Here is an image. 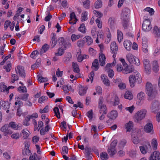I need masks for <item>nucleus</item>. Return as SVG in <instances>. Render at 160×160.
Wrapping results in <instances>:
<instances>
[{"instance_id": "obj_5", "label": "nucleus", "mask_w": 160, "mask_h": 160, "mask_svg": "<svg viewBox=\"0 0 160 160\" xmlns=\"http://www.w3.org/2000/svg\"><path fill=\"white\" fill-rule=\"evenodd\" d=\"M142 28L143 31L145 32L149 31L152 28L150 19H145L142 24Z\"/></svg>"}, {"instance_id": "obj_22", "label": "nucleus", "mask_w": 160, "mask_h": 160, "mask_svg": "<svg viewBox=\"0 0 160 160\" xmlns=\"http://www.w3.org/2000/svg\"><path fill=\"white\" fill-rule=\"evenodd\" d=\"M106 57L104 54L101 53H99V61L100 62V65L101 66H103L105 64V61L106 60Z\"/></svg>"}, {"instance_id": "obj_3", "label": "nucleus", "mask_w": 160, "mask_h": 160, "mask_svg": "<svg viewBox=\"0 0 160 160\" xmlns=\"http://www.w3.org/2000/svg\"><path fill=\"white\" fill-rule=\"evenodd\" d=\"M147 111L144 109H142L137 112L135 114L134 119L135 122H138L143 119L145 117Z\"/></svg>"}, {"instance_id": "obj_2", "label": "nucleus", "mask_w": 160, "mask_h": 160, "mask_svg": "<svg viewBox=\"0 0 160 160\" xmlns=\"http://www.w3.org/2000/svg\"><path fill=\"white\" fill-rule=\"evenodd\" d=\"M129 82L130 86L132 88L134 86L135 82L138 83H140L141 82V78L140 76L139 73H138L136 75H131L129 77Z\"/></svg>"}, {"instance_id": "obj_36", "label": "nucleus", "mask_w": 160, "mask_h": 160, "mask_svg": "<svg viewBox=\"0 0 160 160\" xmlns=\"http://www.w3.org/2000/svg\"><path fill=\"white\" fill-rule=\"evenodd\" d=\"M99 108H100V113L101 114L102 113L103 114H106L107 113V111L106 105H103Z\"/></svg>"}, {"instance_id": "obj_54", "label": "nucleus", "mask_w": 160, "mask_h": 160, "mask_svg": "<svg viewBox=\"0 0 160 160\" xmlns=\"http://www.w3.org/2000/svg\"><path fill=\"white\" fill-rule=\"evenodd\" d=\"M84 7L86 8H88L90 7V1L89 0H86L83 2Z\"/></svg>"}, {"instance_id": "obj_62", "label": "nucleus", "mask_w": 160, "mask_h": 160, "mask_svg": "<svg viewBox=\"0 0 160 160\" xmlns=\"http://www.w3.org/2000/svg\"><path fill=\"white\" fill-rule=\"evenodd\" d=\"M62 154H68V148L66 146H64L62 148Z\"/></svg>"}, {"instance_id": "obj_8", "label": "nucleus", "mask_w": 160, "mask_h": 160, "mask_svg": "<svg viewBox=\"0 0 160 160\" xmlns=\"http://www.w3.org/2000/svg\"><path fill=\"white\" fill-rule=\"evenodd\" d=\"M160 103L157 100H154L152 103L151 109L152 112L155 113L159 109Z\"/></svg>"}, {"instance_id": "obj_4", "label": "nucleus", "mask_w": 160, "mask_h": 160, "mask_svg": "<svg viewBox=\"0 0 160 160\" xmlns=\"http://www.w3.org/2000/svg\"><path fill=\"white\" fill-rule=\"evenodd\" d=\"M126 58L129 62L131 64H134L136 66L140 64L139 60L131 53H128L126 56Z\"/></svg>"}, {"instance_id": "obj_19", "label": "nucleus", "mask_w": 160, "mask_h": 160, "mask_svg": "<svg viewBox=\"0 0 160 160\" xmlns=\"http://www.w3.org/2000/svg\"><path fill=\"white\" fill-rule=\"evenodd\" d=\"M110 48L112 53L115 54L117 53L118 47V46L116 45L115 42H113L111 43Z\"/></svg>"}, {"instance_id": "obj_11", "label": "nucleus", "mask_w": 160, "mask_h": 160, "mask_svg": "<svg viewBox=\"0 0 160 160\" xmlns=\"http://www.w3.org/2000/svg\"><path fill=\"white\" fill-rule=\"evenodd\" d=\"M15 71L17 74H19L20 76L22 77H25V73L24 69V67L21 66H18L17 68L15 69Z\"/></svg>"}, {"instance_id": "obj_23", "label": "nucleus", "mask_w": 160, "mask_h": 160, "mask_svg": "<svg viewBox=\"0 0 160 160\" xmlns=\"http://www.w3.org/2000/svg\"><path fill=\"white\" fill-rule=\"evenodd\" d=\"M131 42L128 40L125 41L123 43V45L125 48L128 51H130L131 50Z\"/></svg>"}, {"instance_id": "obj_52", "label": "nucleus", "mask_w": 160, "mask_h": 160, "mask_svg": "<svg viewBox=\"0 0 160 160\" xmlns=\"http://www.w3.org/2000/svg\"><path fill=\"white\" fill-rule=\"evenodd\" d=\"M40 54V52H39L37 50L33 51L30 55V57L33 59H35V56Z\"/></svg>"}, {"instance_id": "obj_55", "label": "nucleus", "mask_w": 160, "mask_h": 160, "mask_svg": "<svg viewBox=\"0 0 160 160\" xmlns=\"http://www.w3.org/2000/svg\"><path fill=\"white\" fill-rule=\"evenodd\" d=\"M93 114V113L92 110V109L89 111L87 113V116L90 120H92V118Z\"/></svg>"}, {"instance_id": "obj_33", "label": "nucleus", "mask_w": 160, "mask_h": 160, "mask_svg": "<svg viewBox=\"0 0 160 160\" xmlns=\"http://www.w3.org/2000/svg\"><path fill=\"white\" fill-rule=\"evenodd\" d=\"M145 94L143 92H140L137 95V98L139 102H141L145 98Z\"/></svg>"}, {"instance_id": "obj_9", "label": "nucleus", "mask_w": 160, "mask_h": 160, "mask_svg": "<svg viewBox=\"0 0 160 160\" xmlns=\"http://www.w3.org/2000/svg\"><path fill=\"white\" fill-rule=\"evenodd\" d=\"M130 13L129 9L128 8H125L123 9L122 13L121 14V19H129V17Z\"/></svg>"}, {"instance_id": "obj_30", "label": "nucleus", "mask_w": 160, "mask_h": 160, "mask_svg": "<svg viewBox=\"0 0 160 160\" xmlns=\"http://www.w3.org/2000/svg\"><path fill=\"white\" fill-rule=\"evenodd\" d=\"M84 38L85 39L86 43L88 45H90L92 43L93 40L90 36H86Z\"/></svg>"}, {"instance_id": "obj_37", "label": "nucleus", "mask_w": 160, "mask_h": 160, "mask_svg": "<svg viewBox=\"0 0 160 160\" xmlns=\"http://www.w3.org/2000/svg\"><path fill=\"white\" fill-rule=\"evenodd\" d=\"M152 69L154 72H157L158 70V66L157 61H153L152 63Z\"/></svg>"}, {"instance_id": "obj_48", "label": "nucleus", "mask_w": 160, "mask_h": 160, "mask_svg": "<svg viewBox=\"0 0 160 160\" xmlns=\"http://www.w3.org/2000/svg\"><path fill=\"white\" fill-rule=\"evenodd\" d=\"M64 49H61V48L58 49V52L55 53V55L56 56H61L62 55L64 52Z\"/></svg>"}, {"instance_id": "obj_63", "label": "nucleus", "mask_w": 160, "mask_h": 160, "mask_svg": "<svg viewBox=\"0 0 160 160\" xmlns=\"http://www.w3.org/2000/svg\"><path fill=\"white\" fill-rule=\"evenodd\" d=\"M65 41L64 40L63 38L60 37L58 38V41L59 44L61 46L63 45Z\"/></svg>"}, {"instance_id": "obj_10", "label": "nucleus", "mask_w": 160, "mask_h": 160, "mask_svg": "<svg viewBox=\"0 0 160 160\" xmlns=\"http://www.w3.org/2000/svg\"><path fill=\"white\" fill-rule=\"evenodd\" d=\"M143 63L146 71L150 73L151 71V67L150 61L147 59H145L143 61Z\"/></svg>"}, {"instance_id": "obj_21", "label": "nucleus", "mask_w": 160, "mask_h": 160, "mask_svg": "<svg viewBox=\"0 0 160 160\" xmlns=\"http://www.w3.org/2000/svg\"><path fill=\"white\" fill-rule=\"evenodd\" d=\"M101 79L104 84L107 86H108L110 85V82L108 79L107 76L104 75H101Z\"/></svg>"}, {"instance_id": "obj_16", "label": "nucleus", "mask_w": 160, "mask_h": 160, "mask_svg": "<svg viewBox=\"0 0 160 160\" xmlns=\"http://www.w3.org/2000/svg\"><path fill=\"white\" fill-rule=\"evenodd\" d=\"M51 38V42L52 43L51 45L52 48H54L57 44V43L58 41V39L56 37V34L54 33H52Z\"/></svg>"}, {"instance_id": "obj_20", "label": "nucleus", "mask_w": 160, "mask_h": 160, "mask_svg": "<svg viewBox=\"0 0 160 160\" xmlns=\"http://www.w3.org/2000/svg\"><path fill=\"white\" fill-rule=\"evenodd\" d=\"M118 113L116 110L111 111L109 114L108 115V117L111 119H115L117 117Z\"/></svg>"}, {"instance_id": "obj_17", "label": "nucleus", "mask_w": 160, "mask_h": 160, "mask_svg": "<svg viewBox=\"0 0 160 160\" xmlns=\"http://www.w3.org/2000/svg\"><path fill=\"white\" fill-rule=\"evenodd\" d=\"M111 103L113 105L116 106L118 105L119 103V99L117 96H113L112 97L110 101Z\"/></svg>"}, {"instance_id": "obj_46", "label": "nucleus", "mask_w": 160, "mask_h": 160, "mask_svg": "<svg viewBox=\"0 0 160 160\" xmlns=\"http://www.w3.org/2000/svg\"><path fill=\"white\" fill-rule=\"evenodd\" d=\"M100 155L102 160H106L108 158V155L106 152H102L100 154Z\"/></svg>"}, {"instance_id": "obj_14", "label": "nucleus", "mask_w": 160, "mask_h": 160, "mask_svg": "<svg viewBox=\"0 0 160 160\" xmlns=\"http://www.w3.org/2000/svg\"><path fill=\"white\" fill-rule=\"evenodd\" d=\"M9 125L8 124H5L0 129V130L5 133V134H11L12 133V131L8 129Z\"/></svg>"}, {"instance_id": "obj_43", "label": "nucleus", "mask_w": 160, "mask_h": 160, "mask_svg": "<svg viewBox=\"0 0 160 160\" xmlns=\"http://www.w3.org/2000/svg\"><path fill=\"white\" fill-rule=\"evenodd\" d=\"M123 21L122 22V26L124 29H127L128 28V25L129 23V19L127 20L122 19Z\"/></svg>"}, {"instance_id": "obj_35", "label": "nucleus", "mask_w": 160, "mask_h": 160, "mask_svg": "<svg viewBox=\"0 0 160 160\" xmlns=\"http://www.w3.org/2000/svg\"><path fill=\"white\" fill-rule=\"evenodd\" d=\"M29 131L28 130H25V129H23L21 133V135L22 136L23 135L22 138L23 139H27L29 136Z\"/></svg>"}, {"instance_id": "obj_45", "label": "nucleus", "mask_w": 160, "mask_h": 160, "mask_svg": "<svg viewBox=\"0 0 160 160\" xmlns=\"http://www.w3.org/2000/svg\"><path fill=\"white\" fill-rule=\"evenodd\" d=\"M108 23L111 28H113L115 24V19L111 17L110 18L108 19Z\"/></svg>"}, {"instance_id": "obj_32", "label": "nucleus", "mask_w": 160, "mask_h": 160, "mask_svg": "<svg viewBox=\"0 0 160 160\" xmlns=\"http://www.w3.org/2000/svg\"><path fill=\"white\" fill-rule=\"evenodd\" d=\"M116 152V150L115 148L111 147L108 148V152L111 156L114 155Z\"/></svg>"}, {"instance_id": "obj_59", "label": "nucleus", "mask_w": 160, "mask_h": 160, "mask_svg": "<svg viewBox=\"0 0 160 160\" xmlns=\"http://www.w3.org/2000/svg\"><path fill=\"white\" fill-rule=\"evenodd\" d=\"M28 94H24L22 96H20L19 99L26 101L28 99Z\"/></svg>"}, {"instance_id": "obj_24", "label": "nucleus", "mask_w": 160, "mask_h": 160, "mask_svg": "<svg viewBox=\"0 0 160 160\" xmlns=\"http://www.w3.org/2000/svg\"><path fill=\"white\" fill-rule=\"evenodd\" d=\"M132 138L133 142L135 144H137L139 142V140L138 138V133L132 134Z\"/></svg>"}, {"instance_id": "obj_6", "label": "nucleus", "mask_w": 160, "mask_h": 160, "mask_svg": "<svg viewBox=\"0 0 160 160\" xmlns=\"http://www.w3.org/2000/svg\"><path fill=\"white\" fill-rule=\"evenodd\" d=\"M144 146H141L139 147L141 152L143 154H145L147 152L150 153L151 151V148L149 142H147Z\"/></svg>"}, {"instance_id": "obj_7", "label": "nucleus", "mask_w": 160, "mask_h": 160, "mask_svg": "<svg viewBox=\"0 0 160 160\" xmlns=\"http://www.w3.org/2000/svg\"><path fill=\"white\" fill-rule=\"evenodd\" d=\"M144 131L147 133L153 134L154 130H153V126L151 122H148L144 126Z\"/></svg>"}, {"instance_id": "obj_42", "label": "nucleus", "mask_w": 160, "mask_h": 160, "mask_svg": "<svg viewBox=\"0 0 160 160\" xmlns=\"http://www.w3.org/2000/svg\"><path fill=\"white\" fill-rule=\"evenodd\" d=\"M7 86L5 85L4 83H1L0 85V90L3 92H6L7 93Z\"/></svg>"}, {"instance_id": "obj_53", "label": "nucleus", "mask_w": 160, "mask_h": 160, "mask_svg": "<svg viewBox=\"0 0 160 160\" xmlns=\"http://www.w3.org/2000/svg\"><path fill=\"white\" fill-rule=\"evenodd\" d=\"M87 13L86 12H83L82 14L81 20L82 22L85 21L87 19Z\"/></svg>"}, {"instance_id": "obj_28", "label": "nucleus", "mask_w": 160, "mask_h": 160, "mask_svg": "<svg viewBox=\"0 0 160 160\" xmlns=\"http://www.w3.org/2000/svg\"><path fill=\"white\" fill-rule=\"evenodd\" d=\"M124 97L126 99L131 100L133 98V96L131 92L127 91L125 92Z\"/></svg>"}, {"instance_id": "obj_49", "label": "nucleus", "mask_w": 160, "mask_h": 160, "mask_svg": "<svg viewBox=\"0 0 160 160\" xmlns=\"http://www.w3.org/2000/svg\"><path fill=\"white\" fill-rule=\"evenodd\" d=\"M86 92V90L84 88L80 87L79 89V93L80 95L82 96L84 95Z\"/></svg>"}, {"instance_id": "obj_58", "label": "nucleus", "mask_w": 160, "mask_h": 160, "mask_svg": "<svg viewBox=\"0 0 160 160\" xmlns=\"http://www.w3.org/2000/svg\"><path fill=\"white\" fill-rule=\"evenodd\" d=\"M85 42L84 40H80L78 41L77 44L78 47L81 48L83 47Z\"/></svg>"}, {"instance_id": "obj_13", "label": "nucleus", "mask_w": 160, "mask_h": 160, "mask_svg": "<svg viewBox=\"0 0 160 160\" xmlns=\"http://www.w3.org/2000/svg\"><path fill=\"white\" fill-rule=\"evenodd\" d=\"M160 160V153L158 151H154L152 154L149 160Z\"/></svg>"}, {"instance_id": "obj_50", "label": "nucleus", "mask_w": 160, "mask_h": 160, "mask_svg": "<svg viewBox=\"0 0 160 160\" xmlns=\"http://www.w3.org/2000/svg\"><path fill=\"white\" fill-rule=\"evenodd\" d=\"M144 11H147L149 12L151 15L153 14L154 12L153 9L150 7H147L144 9Z\"/></svg>"}, {"instance_id": "obj_34", "label": "nucleus", "mask_w": 160, "mask_h": 160, "mask_svg": "<svg viewBox=\"0 0 160 160\" xmlns=\"http://www.w3.org/2000/svg\"><path fill=\"white\" fill-rule=\"evenodd\" d=\"M0 106L5 109H8L9 107V105L8 102H5L3 100L0 101Z\"/></svg>"}, {"instance_id": "obj_38", "label": "nucleus", "mask_w": 160, "mask_h": 160, "mask_svg": "<svg viewBox=\"0 0 160 160\" xmlns=\"http://www.w3.org/2000/svg\"><path fill=\"white\" fill-rule=\"evenodd\" d=\"M118 40V42L120 43L123 38V33L119 30H117Z\"/></svg>"}, {"instance_id": "obj_51", "label": "nucleus", "mask_w": 160, "mask_h": 160, "mask_svg": "<svg viewBox=\"0 0 160 160\" xmlns=\"http://www.w3.org/2000/svg\"><path fill=\"white\" fill-rule=\"evenodd\" d=\"M80 37V35H76L75 34H72L71 36V39L72 41L74 42L78 39Z\"/></svg>"}, {"instance_id": "obj_60", "label": "nucleus", "mask_w": 160, "mask_h": 160, "mask_svg": "<svg viewBox=\"0 0 160 160\" xmlns=\"http://www.w3.org/2000/svg\"><path fill=\"white\" fill-rule=\"evenodd\" d=\"M63 46L64 47L65 49H66L67 48L70 47L71 46V45L68 41H65L62 47H63Z\"/></svg>"}, {"instance_id": "obj_29", "label": "nucleus", "mask_w": 160, "mask_h": 160, "mask_svg": "<svg viewBox=\"0 0 160 160\" xmlns=\"http://www.w3.org/2000/svg\"><path fill=\"white\" fill-rule=\"evenodd\" d=\"M78 30L82 33L84 34L86 32V29L84 23L81 24L80 27L78 28Z\"/></svg>"}, {"instance_id": "obj_57", "label": "nucleus", "mask_w": 160, "mask_h": 160, "mask_svg": "<svg viewBox=\"0 0 160 160\" xmlns=\"http://www.w3.org/2000/svg\"><path fill=\"white\" fill-rule=\"evenodd\" d=\"M94 13L95 14L97 17H98V18L100 19L102 16L103 14L98 11L94 10L93 11Z\"/></svg>"}, {"instance_id": "obj_56", "label": "nucleus", "mask_w": 160, "mask_h": 160, "mask_svg": "<svg viewBox=\"0 0 160 160\" xmlns=\"http://www.w3.org/2000/svg\"><path fill=\"white\" fill-rule=\"evenodd\" d=\"M18 90L20 93H24L27 92V89L25 86H20L18 88Z\"/></svg>"}, {"instance_id": "obj_18", "label": "nucleus", "mask_w": 160, "mask_h": 160, "mask_svg": "<svg viewBox=\"0 0 160 160\" xmlns=\"http://www.w3.org/2000/svg\"><path fill=\"white\" fill-rule=\"evenodd\" d=\"M71 58L72 55L71 53L68 52L63 58V62L66 63H68L71 60Z\"/></svg>"}, {"instance_id": "obj_15", "label": "nucleus", "mask_w": 160, "mask_h": 160, "mask_svg": "<svg viewBox=\"0 0 160 160\" xmlns=\"http://www.w3.org/2000/svg\"><path fill=\"white\" fill-rule=\"evenodd\" d=\"M134 70L133 66H129L128 65L125 67L123 70V73L125 74H127L133 72Z\"/></svg>"}, {"instance_id": "obj_44", "label": "nucleus", "mask_w": 160, "mask_h": 160, "mask_svg": "<svg viewBox=\"0 0 160 160\" xmlns=\"http://www.w3.org/2000/svg\"><path fill=\"white\" fill-rule=\"evenodd\" d=\"M151 144L154 150H155L157 149L158 142L156 139L153 138L152 139Z\"/></svg>"}, {"instance_id": "obj_1", "label": "nucleus", "mask_w": 160, "mask_h": 160, "mask_svg": "<svg viewBox=\"0 0 160 160\" xmlns=\"http://www.w3.org/2000/svg\"><path fill=\"white\" fill-rule=\"evenodd\" d=\"M146 92L149 98L148 99L149 100H151V98L152 97L154 98L157 92L152 87V84L149 82L146 83Z\"/></svg>"}, {"instance_id": "obj_25", "label": "nucleus", "mask_w": 160, "mask_h": 160, "mask_svg": "<svg viewBox=\"0 0 160 160\" xmlns=\"http://www.w3.org/2000/svg\"><path fill=\"white\" fill-rule=\"evenodd\" d=\"M99 65L98 63V60L97 59H94L92 64V66L91 68H92L93 67L94 68L95 70L96 71L99 68Z\"/></svg>"}, {"instance_id": "obj_64", "label": "nucleus", "mask_w": 160, "mask_h": 160, "mask_svg": "<svg viewBox=\"0 0 160 160\" xmlns=\"http://www.w3.org/2000/svg\"><path fill=\"white\" fill-rule=\"evenodd\" d=\"M11 67V64L10 63H9L7 64L6 66H4V68L6 69V72H8L10 71V68Z\"/></svg>"}, {"instance_id": "obj_26", "label": "nucleus", "mask_w": 160, "mask_h": 160, "mask_svg": "<svg viewBox=\"0 0 160 160\" xmlns=\"http://www.w3.org/2000/svg\"><path fill=\"white\" fill-rule=\"evenodd\" d=\"M49 46L47 44L43 45L40 50V55L46 52L49 49Z\"/></svg>"}, {"instance_id": "obj_47", "label": "nucleus", "mask_w": 160, "mask_h": 160, "mask_svg": "<svg viewBox=\"0 0 160 160\" xmlns=\"http://www.w3.org/2000/svg\"><path fill=\"white\" fill-rule=\"evenodd\" d=\"M53 110L54 111L55 115L57 116V118H60V114L58 107H55L53 108Z\"/></svg>"}, {"instance_id": "obj_61", "label": "nucleus", "mask_w": 160, "mask_h": 160, "mask_svg": "<svg viewBox=\"0 0 160 160\" xmlns=\"http://www.w3.org/2000/svg\"><path fill=\"white\" fill-rule=\"evenodd\" d=\"M48 99V97L47 96H43L40 98L38 99V102L40 103H42L45 100Z\"/></svg>"}, {"instance_id": "obj_40", "label": "nucleus", "mask_w": 160, "mask_h": 160, "mask_svg": "<svg viewBox=\"0 0 160 160\" xmlns=\"http://www.w3.org/2000/svg\"><path fill=\"white\" fill-rule=\"evenodd\" d=\"M133 123L132 122L130 121L127 123L126 125V128L127 132H130L132 129L133 126Z\"/></svg>"}, {"instance_id": "obj_27", "label": "nucleus", "mask_w": 160, "mask_h": 160, "mask_svg": "<svg viewBox=\"0 0 160 160\" xmlns=\"http://www.w3.org/2000/svg\"><path fill=\"white\" fill-rule=\"evenodd\" d=\"M153 33L155 37H159L160 36V28L159 29L157 26H155L153 29Z\"/></svg>"}, {"instance_id": "obj_31", "label": "nucleus", "mask_w": 160, "mask_h": 160, "mask_svg": "<svg viewBox=\"0 0 160 160\" xmlns=\"http://www.w3.org/2000/svg\"><path fill=\"white\" fill-rule=\"evenodd\" d=\"M102 2L101 0H97L94 3V7L96 9H98L102 7Z\"/></svg>"}, {"instance_id": "obj_41", "label": "nucleus", "mask_w": 160, "mask_h": 160, "mask_svg": "<svg viewBox=\"0 0 160 160\" xmlns=\"http://www.w3.org/2000/svg\"><path fill=\"white\" fill-rule=\"evenodd\" d=\"M72 67L73 68L74 72L78 73L79 72L80 70L79 68L78 65L77 63H75L74 62H72Z\"/></svg>"}, {"instance_id": "obj_39", "label": "nucleus", "mask_w": 160, "mask_h": 160, "mask_svg": "<svg viewBox=\"0 0 160 160\" xmlns=\"http://www.w3.org/2000/svg\"><path fill=\"white\" fill-rule=\"evenodd\" d=\"M38 80L40 82H44L48 81V79L47 78H44L41 75V74L37 75Z\"/></svg>"}, {"instance_id": "obj_12", "label": "nucleus", "mask_w": 160, "mask_h": 160, "mask_svg": "<svg viewBox=\"0 0 160 160\" xmlns=\"http://www.w3.org/2000/svg\"><path fill=\"white\" fill-rule=\"evenodd\" d=\"M70 18L69 23L71 24H75L78 21V19L74 12H72L70 14Z\"/></svg>"}]
</instances>
